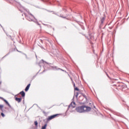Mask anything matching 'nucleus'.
<instances>
[{"label": "nucleus", "mask_w": 129, "mask_h": 129, "mask_svg": "<svg viewBox=\"0 0 129 129\" xmlns=\"http://www.w3.org/2000/svg\"><path fill=\"white\" fill-rule=\"evenodd\" d=\"M76 110L77 112H79V113H83V112H89V111L91 110V107L85 105H83L82 106H79L76 107Z\"/></svg>", "instance_id": "f257e3e1"}, {"label": "nucleus", "mask_w": 129, "mask_h": 129, "mask_svg": "<svg viewBox=\"0 0 129 129\" xmlns=\"http://www.w3.org/2000/svg\"><path fill=\"white\" fill-rule=\"evenodd\" d=\"M44 63H46V64H44V68L45 69V66L46 67V68H48L49 70H57V67H54L52 66V63L47 62V61L44 60V59H41L39 63H38V66L40 67H42L43 66V64Z\"/></svg>", "instance_id": "f03ea898"}, {"label": "nucleus", "mask_w": 129, "mask_h": 129, "mask_svg": "<svg viewBox=\"0 0 129 129\" xmlns=\"http://www.w3.org/2000/svg\"><path fill=\"white\" fill-rule=\"evenodd\" d=\"M29 15H30V16H31V17H27V19L29 21V22H34V23H36V24H37V25H38V26H40V27H41V25L39 23V22H38V20H37V19H36V18H35V16H34V15H33V14H32L31 13L28 12Z\"/></svg>", "instance_id": "7ed1b4c3"}, {"label": "nucleus", "mask_w": 129, "mask_h": 129, "mask_svg": "<svg viewBox=\"0 0 129 129\" xmlns=\"http://www.w3.org/2000/svg\"><path fill=\"white\" fill-rule=\"evenodd\" d=\"M3 101H4V102H5V103L7 105L9 106L10 109L13 110V111H15V108H14V107H12V106L11 105V104H10V103H9L8 100H6V99H5V98H4L3 99Z\"/></svg>", "instance_id": "20e7f679"}, {"label": "nucleus", "mask_w": 129, "mask_h": 129, "mask_svg": "<svg viewBox=\"0 0 129 129\" xmlns=\"http://www.w3.org/2000/svg\"><path fill=\"white\" fill-rule=\"evenodd\" d=\"M3 101H4V102H5V103L7 105L9 106L10 109L13 110V111H15V108H14V107H12V106L11 105V104H10V103H9L8 100H6V99H5V98H4L3 99Z\"/></svg>", "instance_id": "39448f33"}, {"label": "nucleus", "mask_w": 129, "mask_h": 129, "mask_svg": "<svg viewBox=\"0 0 129 129\" xmlns=\"http://www.w3.org/2000/svg\"><path fill=\"white\" fill-rule=\"evenodd\" d=\"M58 115H59V114H53L51 116H49L47 118V121H49L53 119V118H55V117H56V116H58Z\"/></svg>", "instance_id": "423d86ee"}, {"label": "nucleus", "mask_w": 129, "mask_h": 129, "mask_svg": "<svg viewBox=\"0 0 129 129\" xmlns=\"http://www.w3.org/2000/svg\"><path fill=\"white\" fill-rule=\"evenodd\" d=\"M75 105H76V103H75V102L73 101L71 103V104L69 105L68 106V109H69V108H70L71 107L73 108H75Z\"/></svg>", "instance_id": "0eeeda50"}, {"label": "nucleus", "mask_w": 129, "mask_h": 129, "mask_svg": "<svg viewBox=\"0 0 129 129\" xmlns=\"http://www.w3.org/2000/svg\"><path fill=\"white\" fill-rule=\"evenodd\" d=\"M31 86V83H29L25 88V91L26 92H27V91H29V89H30V87Z\"/></svg>", "instance_id": "6e6552de"}, {"label": "nucleus", "mask_w": 129, "mask_h": 129, "mask_svg": "<svg viewBox=\"0 0 129 129\" xmlns=\"http://www.w3.org/2000/svg\"><path fill=\"white\" fill-rule=\"evenodd\" d=\"M19 94L22 95V97H24V98H25V96H26V93H25L24 91L20 92Z\"/></svg>", "instance_id": "1a4fd4ad"}, {"label": "nucleus", "mask_w": 129, "mask_h": 129, "mask_svg": "<svg viewBox=\"0 0 129 129\" xmlns=\"http://www.w3.org/2000/svg\"><path fill=\"white\" fill-rule=\"evenodd\" d=\"M15 100L16 101H17L18 103H20V102L22 101V98H18V97H15Z\"/></svg>", "instance_id": "9d476101"}, {"label": "nucleus", "mask_w": 129, "mask_h": 129, "mask_svg": "<svg viewBox=\"0 0 129 129\" xmlns=\"http://www.w3.org/2000/svg\"><path fill=\"white\" fill-rule=\"evenodd\" d=\"M48 70H49V68H46V66H45L44 70H43L42 72L40 73V74H43L44 72H46V71H48Z\"/></svg>", "instance_id": "9b49d317"}, {"label": "nucleus", "mask_w": 129, "mask_h": 129, "mask_svg": "<svg viewBox=\"0 0 129 129\" xmlns=\"http://www.w3.org/2000/svg\"><path fill=\"white\" fill-rule=\"evenodd\" d=\"M105 20V17H103L101 19V25H102L103 24V23L104 22Z\"/></svg>", "instance_id": "f8f14e48"}, {"label": "nucleus", "mask_w": 129, "mask_h": 129, "mask_svg": "<svg viewBox=\"0 0 129 129\" xmlns=\"http://www.w3.org/2000/svg\"><path fill=\"white\" fill-rule=\"evenodd\" d=\"M34 124L35 125L36 128H38V121H35Z\"/></svg>", "instance_id": "ddd939ff"}, {"label": "nucleus", "mask_w": 129, "mask_h": 129, "mask_svg": "<svg viewBox=\"0 0 129 129\" xmlns=\"http://www.w3.org/2000/svg\"><path fill=\"white\" fill-rule=\"evenodd\" d=\"M47 128V123L42 126L41 129H46Z\"/></svg>", "instance_id": "4468645a"}, {"label": "nucleus", "mask_w": 129, "mask_h": 129, "mask_svg": "<svg viewBox=\"0 0 129 129\" xmlns=\"http://www.w3.org/2000/svg\"><path fill=\"white\" fill-rule=\"evenodd\" d=\"M119 87H121L122 88H124L125 87V85H121V84H120L118 85Z\"/></svg>", "instance_id": "2eb2a0df"}, {"label": "nucleus", "mask_w": 129, "mask_h": 129, "mask_svg": "<svg viewBox=\"0 0 129 129\" xmlns=\"http://www.w3.org/2000/svg\"><path fill=\"white\" fill-rule=\"evenodd\" d=\"M82 95L83 96V97L85 98L86 100H87V97L86 96V95L84 94V93H82Z\"/></svg>", "instance_id": "dca6fc26"}, {"label": "nucleus", "mask_w": 129, "mask_h": 129, "mask_svg": "<svg viewBox=\"0 0 129 129\" xmlns=\"http://www.w3.org/2000/svg\"><path fill=\"white\" fill-rule=\"evenodd\" d=\"M3 108H4V105L0 104V109H1L2 112L4 111V110L3 109Z\"/></svg>", "instance_id": "f3484780"}, {"label": "nucleus", "mask_w": 129, "mask_h": 129, "mask_svg": "<svg viewBox=\"0 0 129 129\" xmlns=\"http://www.w3.org/2000/svg\"><path fill=\"white\" fill-rule=\"evenodd\" d=\"M40 71H41V70H40L39 71V72L36 74V75L34 76H33V77L32 78V80L34 79L35 77H36V76H37V75H38V74H39V72H40Z\"/></svg>", "instance_id": "a211bd4d"}, {"label": "nucleus", "mask_w": 129, "mask_h": 129, "mask_svg": "<svg viewBox=\"0 0 129 129\" xmlns=\"http://www.w3.org/2000/svg\"><path fill=\"white\" fill-rule=\"evenodd\" d=\"M92 38V36L89 34V36L87 37L88 40H90V39Z\"/></svg>", "instance_id": "6ab92c4d"}, {"label": "nucleus", "mask_w": 129, "mask_h": 129, "mask_svg": "<svg viewBox=\"0 0 129 129\" xmlns=\"http://www.w3.org/2000/svg\"><path fill=\"white\" fill-rule=\"evenodd\" d=\"M74 88H75V90L76 91H79V88H78V87H74Z\"/></svg>", "instance_id": "aec40b11"}, {"label": "nucleus", "mask_w": 129, "mask_h": 129, "mask_svg": "<svg viewBox=\"0 0 129 129\" xmlns=\"http://www.w3.org/2000/svg\"><path fill=\"white\" fill-rule=\"evenodd\" d=\"M1 115L2 117H5L6 116V115L5 114V113H4L3 112H1Z\"/></svg>", "instance_id": "412c9836"}, {"label": "nucleus", "mask_w": 129, "mask_h": 129, "mask_svg": "<svg viewBox=\"0 0 129 129\" xmlns=\"http://www.w3.org/2000/svg\"><path fill=\"white\" fill-rule=\"evenodd\" d=\"M8 1V2H12L13 3L17 2V1L16 0H7Z\"/></svg>", "instance_id": "4be33fe9"}, {"label": "nucleus", "mask_w": 129, "mask_h": 129, "mask_svg": "<svg viewBox=\"0 0 129 129\" xmlns=\"http://www.w3.org/2000/svg\"><path fill=\"white\" fill-rule=\"evenodd\" d=\"M72 81L73 85H74V87H75V83L74 82V81H73V80L72 79Z\"/></svg>", "instance_id": "5701e85b"}, {"label": "nucleus", "mask_w": 129, "mask_h": 129, "mask_svg": "<svg viewBox=\"0 0 129 129\" xmlns=\"http://www.w3.org/2000/svg\"><path fill=\"white\" fill-rule=\"evenodd\" d=\"M78 94H79V93L78 92H77V94L76 95V98H78Z\"/></svg>", "instance_id": "b1692460"}, {"label": "nucleus", "mask_w": 129, "mask_h": 129, "mask_svg": "<svg viewBox=\"0 0 129 129\" xmlns=\"http://www.w3.org/2000/svg\"><path fill=\"white\" fill-rule=\"evenodd\" d=\"M61 70V71H63V72L65 71L64 70H62L60 68L57 69V70Z\"/></svg>", "instance_id": "393cba45"}, {"label": "nucleus", "mask_w": 129, "mask_h": 129, "mask_svg": "<svg viewBox=\"0 0 129 129\" xmlns=\"http://www.w3.org/2000/svg\"><path fill=\"white\" fill-rule=\"evenodd\" d=\"M8 55H10V52L7 53L4 57H7V56H8Z\"/></svg>", "instance_id": "a878e982"}, {"label": "nucleus", "mask_w": 129, "mask_h": 129, "mask_svg": "<svg viewBox=\"0 0 129 129\" xmlns=\"http://www.w3.org/2000/svg\"><path fill=\"white\" fill-rule=\"evenodd\" d=\"M40 48H41V49H44V47H43V46H42V45L40 46Z\"/></svg>", "instance_id": "bb28decb"}, {"label": "nucleus", "mask_w": 129, "mask_h": 129, "mask_svg": "<svg viewBox=\"0 0 129 129\" xmlns=\"http://www.w3.org/2000/svg\"><path fill=\"white\" fill-rule=\"evenodd\" d=\"M59 17H60V18H62V19H64V17L63 16H61V15L59 16Z\"/></svg>", "instance_id": "cd10ccee"}, {"label": "nucleus", "mask_w": 129, "mask_h": 129, "mask_svg": "<svg viewBox=\"0 0 129 129\" xmlns=\"http://www.w3.org/2000/svg\"><path fill=\"white\" fill-rule=\"evenodd\" d=\"M59 17H60V18H62V19H64V17L63 16H61V15L59 16Z\"/></svg>", "instance_id": "c85d7f7f"}, {"label": "nucleus", "mask_w": 129, "mask_h": 129, "mask_svg": "<svg viewBox=\"0 0 129 129\" xmlns=\"http://www.w3.org/2000/svg\"><path fill=\"white\" fill-rule=\"evenodd\" d=\"M53 14H54V15H56V16H58V17L59 16V15H58V14H57V13H53Z\"/></svg>", "instance_id": "c756f323"}, {"label": "nucleus", "mask_w": 129, "mask_h": 129, "mask_svg": "<svg viewBox=\"0 0 129 129\" xmlns=\"http://www.w3.org/2000/svg\"><path fill=\"white\" fill-rule=\"evenodd\" d=\"M82 29L83 30H85V28H84V27H83V26H82Z\"/></svg>", "instance_id": "7c9ffc66"}, {"label": "nucleus", "mask_w": 129, "mask_h": 129, "mask_svg": "<svg viewBox=\"0 0 129 129\" xmlns=\"http://www.w3.org/2000/svg\"><path fill=\"white\" fill-rule=\"evenodd\" d=\"M63 12H67V10H66V9H63Z\"/></svg>", "instance_id": "2f4dec72"}, {"label": "nucleus", "mask_w": 129, "mask_h": 129, "mask_svg": "<svg viewBox=\"0 0 129 129\" xmlns=\"http://www.w3.org/2000/svg\"><path fill=\"white\" fill-rule=\"evenodd\" d=\"M0 26H1V27H2V28H3V29L4 30V31H5V29H4V27H3V26H2V24H0Z\"/></svg>", "instance_id": "473e14b6"}, {"label": "nucleus", "mask_w": 129, "mask_h": 129, "mask_svg": "<svg viewBox=\"0 0 129 129\" xmlns=\"http://www.w3.org/2000/svg\"><path fill=\"white\" fill-rule=\"evenodd\" d=\"M106 74L107 77H108V78H109V76H108V74H107V73H106Z\"/></svg>", "instance_id": "72a5a7b5"}, {"label": "nucleus", "mask_w": 129, "mask_h": 129, "mask_svg": "<svg viewBox=\"0 0 129 129\" xmlns=\"http://www.w3.org/2000/svg\"><path fill=\"white\" fill-rule=\"evenodd\" d=\"M47 12H49V13H53V11H50L49 10H47Z\"/></svg>", "instance_id": "f704fd0d"}, {"label": "nucleus", "mask_w": 129, "mask_h": 129, "mask_svg": "<svg viewBox=\"0 0 129 129\" xmlns=\"http://www.w3.org/2000/svg\"><path fill=\"white\" fill-rule=\"evenodd\" d=\"M23 104H25V99L23 100Z\"/></svg>", "instance_id": "c9c22d12"}, {"label": "nucleus", "mask_w": 129, "mask_h": 129, "mask_svg": "<svg viewBox=\"0 0 129 129\" xmlns=\"http://www.w3.org/2000/svg\"><path fill=\"white\" fill-rule=\"evenodd\" d=\"M0 99H2V100L4 99V98L0 97Z\"/></svg>", "instance_id": "e433bc0d"}, {"label": "nucleus", "mask_w": 129, "mask_h": 129, "mask_svg": "<svg viewBox=\"0 0 129 129\" xmlns=\"http://www.w3.org/2000/svg\"><path fill=\"white\" fill-rule=\"evenodd\" d=\"M40 42H41V43H43V40H42V39H41Z\"/></svg>", "instance_id": "4c0bfd02"}, {"label": "nucleus", "mask_w": 129, "mask_h": 129, "mask_svg": "<svg viewBox=\"0 0 129 129\" xmlns=\"http://www.w3.org/2000/svg\"><path fill=\"white\" fill-rule=\"evenodd\" d=\"M108 110L110 111H112V110L110 109H108Z\"/></svg>", "instance_id": "58836bf2"}, {"label": "nucleus", "mask_w": 129, "mask_h": 129, "mask_svg": "<svg viewBox=\"0 0 129 129\" xmlns=\"http://www.w3.org/2000/svg\"><path fill=\"white\" fill-rule=\"evenodd\" d=\"M74 97H75V96H74V97H73V100H74Z\"/></svg>", "instance_id": "ea45409f"}, {"label": "nucleus", "mask_w": 129, "mask_h": 129, "mask_svg": "<svg viewBox=\"0 0 129 129\" xmlns=\"http://www.w3.org/2000/svg\"><path fill=\"white\" fill-rule=\"evenodd\" d=\"M43 113H44V114H46V112L43 111Z\"/></svg>", "instance_id": "a19ab883"}, {"label": "nucleus", "mask_w": 129, "mask_h": 129, "mask_svg": "<svg viewBox=\"0 0 129 129\" xmlns=\"http://www.w3.org/2000/svg\"><path fill=\"white\" fill-rule=\"evenodd\" d=\"M24 15H25V17H27V15L26 14V13H24Z\"/></svg>", "instance_id": "79ce46f5"}, {"label": "nucleus", "mask_w": 129, "mask_h": 129, "mask_svg": "<svg viewBox=\"0 0 129 129\" xmlns=\"http://www.w3.org/2000/svg\"><path fill=\"white\" fill-rule=\"evenodd\" d=\"M19 11H20V12H21V13H23V11L21 10H19Z\"/></svg>", "instance_id": "37998d69"}, {"label": "nucleus", "mask_w": 129, "mask_h": 129, "mask_svg": "<svg viewBox=\"0 0 129 129\" xmlns=\"http://www.w3.org/2000/svg\"><path fill=\"white\" fill-rule=\"evenodd\" d=\"M18 52H19V53H22V51H18Z\"/></svg>", "instance_id": "c03bdc74"}, {"label": "nucleus", "mask_w": 129, "mask_h": 129, "mask_svg": "<svg viewBox=\"0 0 129 129\" xmlns=\"http://www.w3.org/2000/svg\"><path fill=\"white\" fill-rule=\"evenodd\" d=\"M42 2H43V3H45V1L44 0H41Z\"/></svg>", "instance_id": "a18cd8bd"}, {"label": "nucleus", "mask_w": 129, "mask_h": 129, "mask_svg": "<svg viewBox=\"0 0 129 129\" xmlns=\"http://www.w3.org/2000/svg\"><path fill=\"white\" fill-rule=\"evenodd\" d=\"M77 22V23H78V24H79V22H78V21H76Z\"/></svg>", "instance_id": "49530a36"}, {"label": "nucleus", "mask_w": 129, "mask_h": 129, "mask_svg": "<svg viewBox=\"0 0 129 129\" xmlns=\"http://www.w3.org/2000/svg\"><path fill=\"white\" fill-rule=\"evenodd\" d=\"M43 25H44V26H46V24L43 23Z\"/></svg>", "instance_id": "de8ad7c7"}, {"label": "nucleus", "mask_w": 129, "mask_h": 129, "mask_svg": "<svg viewBox=\"0 0 129 129\" xmlns=\"http://www.w3.org/2000/svg\"><path fill=\"white\" fill-rule=\"evenodd\" d=\"M35 56H36V58H37V55H36V54H35Z\"/></svg>", "instance_id": "09e8293b"}, {"label": "nucleus", "mask_w": 129, "mask_h": 129, "mask_svg": "<svg viewBox=\"0 0 129 129\" xmlns=\"http://www.w3.org/2000/svg\"><path fill=\"white\" fill-rule=\"evenodd\" d=\"M63 19H66V17H63Z\"/></svg>", "instance_id": "8fccbe9b"}, {"label": "nucleus", "mask_w": 129, "mask_h": 129, "mask_svg": "<svg viewBox=\"0 0 129 129\" xmlns=\"http://www.w3.org/2000/svg\"><path fill=\"white\" fill-rule=\"evenodd\" d=\"M0 84H2V81H0Z\"/></svg>", "instance_id": "3c124183"}, {"label": "nucleus", "mask_w": 129, "mask_h": 129, "mask_svg": "<svg viewBox=\"0 0 129 129\" xmlns=\"http://www.w3.org/2000/svg\"><path fill=\"white\" fill-rule=\"evenodd\" d=\"M94 108H96L95 106H94Z\"/></svg>", "instance_id": "603ef678"}, {"label": "nucleus", "mask_w": 129, "mask_h": 129, "mask_svg": "<svg viewBox=\"0 0 129 129\" xmlns=\"http://www.w3.org/2000/svg\"><path fill=\"white\" fill-rule=\"evenodd\" d=\"M38 45L40 47V46H41V45H40L39 44H38Z\"/></svg>", "instance_id": "864d4df0"}, {"label": "nucleus", "mask_w": 129, "mask_h": 129, "mask_svg": "<svg viewBox=\"0 0 129 129\" xmlns=\"http://www.w3.org/2000/svg\"><path fill=\"white\" fill-rule=\"evenodd\" d=\"M81 18L82 19V16H81Z\"/></svg>", "instance_id": "5fc2aeb1"}, {"label": "nucleus", "mask_w": 129, "mask_h": 129, "mask_svg": "<svg viewBox=\"0 0 129 129\" xmlns=\"http://www.w3.org/2000/svg\"><path fill=\"white\" fill-rule=\"evenodd\" d=\"M53 31H54V30H55V29L53 28Z\"/></svg>", "instance_id": "6e6d98bb"}, {"label": "nucleus", "mask_w": 129, "mask_h": 129, "mask_svg": "<svg viewBox=\"0 0 129 129\" xmlns=\"http://www.w3.org/2000/svg\"><path fill=\"white\" fill-rule=\"evenodd\" d=\"M17 52H19V50L17 49Z\"/></svg>", "instance_id": "4d7b16f0"}, {"label": "nucleus", "mask_w": 129, "mask_h": 129, "mask_svg": "<svg viewBox=\"0 0 129 129\" xmlns=\"http://www.w3.org/2000/svg\"><path fill=\"white\" fill-rule=\"evenodd\" d=\"M38 107L39 108H40V109L41 108H40V107H39V106H38Z\"/></svg>", "instance_id": "13d9d810"}, {"label": "nucleus", "mask_w": 129, "mask_h": 129, "mask_svg": "<svg viewBox=\"0 0 129 129\" xmlns=\"http://www.w3.org/2000/svg\"><path fill=\"white\" fill-rule=\"evenodd\" d=\"M67 17H68V15H66Z\"/></svg>", "instance_id": "bf43d9fd"}, {"label": "nucleus", "mask_w": 129, "mask_h": 129, "mask_svg": "<svg viewBox=\"0 0 129 129\" xmlns=\"http://www.w3.org/2000/svg\"><path fill=\"white\" fill-rule=\"evenodd\" d=\"M9 37H12V36L11 35H10Z\"/></svg>", "instance_id": "052dcab7"}, {"label": "nucleus", "mask_w": 129, "mask_h": 129, "mask_svg": "<svg viewBox=\"0 0 129 129\" xmlns=\"http://www.w3.org/2000/svg\"><path fill=\"white\" fill-rule=\"evenodd\" d=\"M5 109H7V107H5Z\"/></svg>", "instance_id": "680f3d73"}]
</instances>
